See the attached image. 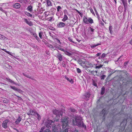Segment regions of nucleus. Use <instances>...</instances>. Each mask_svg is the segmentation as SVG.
<instances>
[{"label":"nucleus","instance_id":"1","mask_svg":"<svg viewBox=\"0 0 132 132\" xmlns=\"http://www.w3.org/2000/svg\"><path fill=\"white\" fill-rule=\"evenodd\" d=\"M72 119V122L74 125H76L79 126H81L82 123V127L85 128H86V126L84 125L83 122H81L78 117H76Z\"/></svg>","mask_w":132,"mask_h":132},{"label":"nucleus","instance_id":"2","mask_svg":"<svg viewBox=\"0 0 132 132\" xmlns=\"http://www.w3.org/2000/svg\"><path fill=\"white\" fill-rule=\"evenodd\" d=\"M83 21L84 23L87 24L94 23L93 20L91 18H87L85 16L83 17Z\"/></svg>","mask_w":132,"mask_h":132},{"label":"nucleus","instance_id":"3","mask_svg":"<svg viewBox=\"0 0 132 132\" xmlns=\"http://www.w3.org/2000/svg\"><path fill=\"white\" fill-rule=\"evenodd\" d=\"M69 118L65 117L62 118L61 119V122L62 123V127L63 128H65L68 125Z\"/></svg>","mask_w":132,"mask_h":132},{"label":"nucleus","instance_id":"4","mask_svg":"<svg viewBox=\"0 0 132 132\" xmlns=\"http://www.w3.org/2000/svg\"><path fill=\"white\" fill-rule=\"evenodd\" d=\"M54 122L51 120H48L46 122L45 125L47 127L50 129L54 124Z\"/></svg>","mask_w":132,"mask_h":132},{"label":"nucleus","instance_id":"5","mask_svg":"<svg viewBox=\"0 0 132 132\" xmlns=\"http://www.w3.org/2000/svg\"><path fill=\"white\" fill-rule=\"evenodd\" d=\"M93 67L92 64L90 62L87 61L86 65H84L83 68H84L88 71V68H92Z\"/></svg>","mask_w":132,"mask_h":132},{"label":"nucleus","instance_id":"6","mask_svg":"<svg viewBox=\"0 0 132 132\" xmlns=\"http://www.w3.org/2000/svg\"><path fill=\"white\" fill-rule=\"evenodd\" d=\"M9 120L7 119L4 120L2 123V127L5 129H6L8 127V124L9 122Z\"/></svg>","mask_w":132,"mask_h":132},{"label":"nucleus","instance_id":"7","mask_svg":"<svg viewBox=\"0 0 132 132\" xmlns=\"http://www.w3.org/2000/svg\"><path fill=\"white\" fill-rule=\"evenodd\" d=\"M52 127V130L53 132H68V129L67 128L65 129V130H64L63 131H57V129H56L55 125L54 124Z\"/></svg>","mask_w":132,"mask_h":132},{"label":"nucleus","instance_id":"8","mask_svg":"<svg viewBox=\"0 0 132 132\" xmlns=\"http://www.w3.org/2000/svg\"><path fill=\"white\" fill-rule=\"evenodd\" d=\"M53 113L56 116H59L62 115V112L57 110H54L53 111Z\"/></svg>","mask_w":132,"mask_h":132},{"label":"nucleus","instance_id":"9","mask_svg":"<svg viewBox=\"0 0 132 132\" xmlns=\"http://www.w3.org/2000/svg\"><path fill=\"white\" fill-rule=\"evenodd\" d=\"M127 124V120L125 119L123 120V121L121 122L120 124V125L121 126L122 129L123 131L125 127V126Z\"/></svg>","mask_w":132,"mask_h":132},{"label":"nucleus","instance_id":"10","mask_svg":"<svg viewBox=\"0 0 132 132\" xmlns=\"http://www.w3.org/2000/svg\"><path fill=\"white\" fill-rule=\"evenodd\" d=\"M122 1L124 8V11H126L127 8V3L126 0H121Z\"/></svg>","mask_w":132,"mask_h":132},{"label":"nucleus","instance_id":"11","mask_svg":"<svg viewBox=\"0 0 132 132\" xmlns=\"http://www.w3.org/2000/svg\"><path fill=\"white\" fill-rule=\"evenodd\" d=\"M13 8L16 9H19L20 8L21 6L20 4L18 3H16L14 4L13 5Z\"/></svg>","mask_w":132,"mask_h":132},{"label":"nucleus","instance_id":"12","mask_svg":"<svg viewBox=\"0 0 132 132\" xmlns=\"http://www.w3.org/2000/svg\"><path fill=\"white\" fill-rule=\"evenodd\" d=\"M22 119V118L20 116H19L15 121V123L16 125L18 124L21 121Z\"/></svg>","mask_w":132,"mask_h":132},{"label":"nucleus","instance_id":"13","mask_svg":"<svg viewBox=\"0 0 132 132\" xmlns=\"http://www.w3.org/2000/svg\"><path fill=\"white\" fill-rule=\"evenodd\" d=\"M36 113L35 112L33 111L31 109H30L29 110V111L28 112V115H35L36 114Z\"/></svg>","mask_w":132,"mask_h":132},{"label":"nucleus","instance_id":"14","mask_svg":"<svg viewBox=\"0 0 132 132\" xmlns=\"http://www.w3.org/2000/svg\"><path fill=\"white\" fill-rule=\"evenodd\" d=\"M57 56L60 61H61L62 60L63 57L61 54L60 53H58L57 55Z\"/></svg>","mask_w":132,"mask_h":132},{"label":"nucleus","instance_id":"15","mask_svg":"<svg viewBox=\"0 0 132 132\" xmlns=\"http://www.w3.org/2000/svg\"><path fill=\"white\" fill-rule=\"evenodd\" d=\"M65 25V24L63 22H60L57 24V26L58 27H59L61 28L64 27Z\"/></svg>","mask_w":132,"mask_h":132},{"label":"nucleus","instance_id":"16","mask_svg":"<svg viewBox=\"0 0 132 132\" xmlns=\"http://www.w3.org/2000/svg\"><path fill=\"white\" fill-rule=\"evenodd\" d=\"M27 10L29 12H31L32 10V6L31 5L29 6L27 8Z\"/></svg>","mask_w":132,"mask_h":132},{"label":"nucleus","instance_id":"17","mask_svg":"<svg viewBox=\"0 0 132 132\" xmlns=\"http://www.w3.org/2000/svg\"><path fill=\"white\" fill-rule=\"evenodd\" d=\"M87 62L86 61H82L81 60V61H79L80 62L79 64L81 66L83 67V66L84 65L86 64Z\"/></svg>","mask_w":132,"mask_h":132},{"label":"nucleus","instance_id":"18","mask_svg":"<svg viewBox=\"0 0 132 132\" xmlns=\"http://www.w3.org/2000/svg\"><path fill=\"white\" fill-rule=\"evenodd\" d=\"M68 17L66 14H64V17L62 19V21L63 22H65V21L68 20Z\"/></svg>","mask_w":132,"mask_h":132},{"label":"nucleus","instance_id":"19","mask_svg":"<svg viewBox=\"0 0 132 132\" xmlns=\"http://www.w3.org/2000/svg\"><path fill=\"white\" fill-rule=\"evenodd\" d=\"M90 94L88 92H87L85 93L84 96L87 99H88L90 96Z\"/></svg>","mask_w":132,"mask_h":132},{"label":"nucleus","instance_id":"20","mask_svg":"<svg viewBox=\"0 0 132 132\" xmlns=\"http://www.w3.org/2000/svg\"><path fill=\"white\" fill-rule=\"evenodd\" d=\"M48 6H52V3L50 0H45Z\"/></svg>","mask_w":132,"mask_h":132},{"label":"nucleus","instance_id":"21","mask_svg":"<svg viewBox=\"0 0 132 132\" xmlns=\"http://www.w3.org/2000/svg\"><path fill=\"white\" fill-rule=\"evenodd\" d=\"M25 13V14H26L27 16L29 17H32V15L28 12H26Z\"/></svg>","mask_w":132,"mask_h":132},{"label":"nucleus","instance_id":"22","mask_svg":"<svg viewBox=\"0 0 132 132\" xmlns=\"http://www.w3.org/2000/svg\"><path fill=\"white\" fill-rule=\"evenodd\" d=\"M64 53L68 56H70L72 55V54L70 53L67 51H65L64 52Z\"/></svg>","mask_w":132,"mask_h":132},{"label":"nucleus","instance_id":"23","mask_svg":"<svg viewBox=\"0 0 132 132\" xmlns=\"http://www.w3.org/2000/svg\"><path fill=\"white\" fill-rule=\"evenodd\" d=\"M22 74L24 76H25L28 78L33 79L31 77L28 75V74H26L24 73H23Z\"/></svg>","mask_w":132,"mask_h":132},{"label":"nucleus","instance_id":"24","mask_svg":"<svg viewBox=\"0 0 132 132\" xmlns=\"http://www.w3.org/2000/svg\"><path fill=\"white\" fill-rule=\"evenodd\" d=\"M6 38V37L4 35L0 34V39L1 40H3Z\"/></svg>","mask_w":132,"mask_h":132},{"label":"nucleus","instance_id":"25","mask_svg":"<svg viewBox=\"0 0 132 132\" xmlns=\"http://www.w3.org/2000/svg\"><path fill=\"white\" fill-rule=\"evenodd\" d=\"M48 47H49L50 48L52 49V50H55V47L52 45H51L49 44L48 45Z\"/></svg>","mask_w":132,"mask_h":132},{"label":"nucleus","instance_id":"26","mask_svg":"<svg viewBox=\"0 0 132 132\" xmlns=\"http://www.w3.org/2000/svg\"><path fill=\"white\" fill-rule=\"evenodd\" d=\"M105 90V88L104 87H103L101 89V94L102 95H103L104 93Z\"/></svg>","mask_w":132,"mask_h":132},{"label":"nucleus","instance_id":"27","mask_svg":"<svg viewBox=\"0 0 132 132\" xmlns=\"http://www.w3.org/2000/svg\"><path fill=\"white\" fill-rule=\"evenodd\" d=\"M89 72H90L91 73L94 74V73L95 72L96 73H97V72L96 70H93L91 71L89 70H88V71Z\"/></svg>","mask_w":132,"mask_h":132},{"label":"nucleus","instance_id":"28","mask_svg":"<svg viewBox=\"0 0 132 132\" xmlns=\"http://www.w3.org/2000/svg\"><path fill=\"white\" fill-rule=\"evenodd\" d=\"M112 29V26H110L109 27V29L110 31V33L111 34H112L113 32Z\"/></svg>","mask_w":132,"mask_h":132},{"label":"nucleus","instance_id":"29","mask_svg":"<svg viewBox=\"0 0 132 132\" xmlns=\"http://www.w3.org/2000/svg\"><path fill=\"white\" fill-rule=\"evenodd\" d=\"M101 45V44L98 43L97 44L93 45L92 46H91V47L92 48H94L96 46Z\"/></svg>","mask_w":132,"mask_h":132},{"label":"nucleus","instance_id":"30","mask_svg":"<svg viewBox=\"0 0 132 132\" xmlns=\"http://www.w3.org/2000/svg\"><path fill=\"white\" fill-rule=\"evenodd\" d=\"M43 34V33L42 31H40L39 33V36L41 39L42 38V36Z\"/></svg>","mask_w":132,"mask_h":132},{"label":"nucleus","instance_id":"31","mask_svg":"<svg viewBox=\"0 0 132 132\" xmlns=\"http://www.w3.org/2000/svg\"><path fill=\"white\" fill-rule=\"evenodd\" d=\"M32 35L34 36V37H35L36 38L37 40H38V39H39V38L37 36V35L36 33H33Z\"/></svg>","mask_w":132,"mask_h":132},{"label":"nucleus","instance_id":"32","mask_svg":"<svg viewBox=\"0 0 132 132\" xmlns=\"http://www.w3.org/2000/svg\"><path fill=\"white\" fill-rule=\"evenodd\" d=\"M6 79L9 82L12 83H14V81L11 80L10 79L7 78H6Z\"/></svg>","mask_w":132,"mask_h":132},{"label":"nucleus","instance_id":"33","mask_svg":"<svg viewBox=\"0 0 132 132\" xmlns=\"http://www.w3.org/2000/svg\"><path fill=\"white\" fill-rule=\"evenodd\" d=\"M116 71V70H114L111 69H110L109 70V72H111V73L113 74V73H114V72H115Z\"/></svg>","mask_w":132,"mask_h":132},{"label":"nucleus","instance_id":"34","mask_svg":"<svg viewBox=\"0 0 132 132\" xmlns=\"http://www.w3.org/2000/svg\"><path fill=\"white\" fill-rule=\"evenodd\" d=\"M65 78L66 79L70 82H71L72 81H73V79H69L67 76H65Z\"/></svg>","mask_w":132,"mask_h":132},{"label":"nucleus","instance_id":"35","mask_svg":"<svg viewBox=\"0 0 132 132\" xmlns=\"http://www.w3.org/2000/svg\"><path fill=\"white\" fill-rule=\"evenodd\" d=\"M53 18V16H51L49 18H48L47 19V20L51 22L52 21Z\"/></svg>","mask_w":132,"mask_h":132},{"label":"nucleus","instance_id":"36","mask_svg":"<svg viewBox=\"0 0 132 132\" xmlns=\"http://www.w3.org/2000/svg\"><path fill=\"white\" fill-rule=\"evenodd\" d=\"M70 110L71 112H76V111L75 109L73 108H70Z\"/></svg>","mask_w":132,"mask_h":132},{"label":"nucleus","instance_id":"37","mask_svg":"<svg viewBox=\"0 0 132 132\" xmlns=\"http://www.w3.org/2000/svg\"><path fill=\"white\" fill-rule=\"evenodd\" d=\"M68 39L70 42L73 43H75V42L72 40V39L70 37H69Z\"/></svg>","mask_w":132,"mask_h":132},{"label":"nucleus","instance_id":"38","mask_svg":"<svg viewBox=\"0 0 132 132\" xmlns=\"http://www.w3.org/2000/svg\"><path fill=\"white\" fill-rule=\"evenodd\" d=\"M10 87L12 89L15 91H16V89H17V88L15 86H11Z\"/></svg>","mask_w":132,"mask_h":132},{"label":"nucleus","instance_id":"39","mask_svg":"<svg viewBox=\"0 0 132 132\" xmlns=\"http://www.w3.org/2000/svg\"><path fill=\"white\" fill-rule=\"evenodd\" d=\"M105 109H103L102 111V113H104V115L103 116V117H105V115L106 114L105 113Z\"/></svg>","mask_w":132,"mask_h":132},{"label":"nucleus","instance_id":"40","mask_svg":"<svg viewBox=\"0 0 132 132\" xmlns=\"http://www.w3.org/2000/svg\"><path fill=\"white\" fill-rule=\"evenodd\" d=\"M77 71L78 73H80L81 72V70L79 68H77Z\"/></svg>","mask_w":132,"mask_h":132},{"label":"nucleus","instance_id":"41","mask_svg":"<svg viewBox=\"0 0 132 132\" xmlns=\"http://www.w3.org/2000/svg\"><path fill=\"white\" fill-rule=\"evenodd\" d=\"M27 24L29 25L30 26H31L33 25L32 22L31 21H28V22L27 23Z\"/></svg>","mask_w":132,"mask_h":132},{"label":"nucleus","instance_id":"42","mask_svg":"<svg viewBox=\"0 0 132 132\" xmlns=\"http://www.w3.org/2000/svg\"><path fill=\"white\" fill-rule=\"evenodd\" d=\"M106 76L105 75H103L101 76V79L104 80L105 78L106 77Z\"/></svg>","mask_w":132,"mask_h":132},{"label":"nucleus","instance_id":"43","mask_svg":"<svg viewBox=\"0 0 132 132\" xmlns=\"http://www.w3.org/2000/svg\"><path fill=\"white\" fill-rule=\"evenodd\" d=\"M16 91L18 92L19 93H22L23 92V91L20 89H17Z\"/></svg>","mask_w":132,"mask_h":132},{"label":"nucleus","instance_id":"44","mask_svg":"<svg viewBox=\"0 0 132 132\" xmlns=\"http://www.w3.org/2000/svg\"><path fill=\"white\" fill-rule=\"evenodd\" d=\"M37 115L38 116V119L39 120L41 119V117L40 115L38 113H36Z\"/></svg>","mask_w":132,"mask_h":132},{"label":"nucleus","instance_id":"45","mask_svg":"<svg viewBox=\"0 0 132 132\" xmlns=\"http://www.w3.org/2000/svg\"><path fill=\"white\" fill-rule=\"evenodd\" d=\"M89 10L93 14H94V11H93V10L92 8H90Z\"/></svg>","mask_w":132,"mask_h":132},{"label":"nucleus","instance_id":"46","mask_svg":"<svg viewBox=\"0 0 132 132\" xmlns=\"http://www.w3.org/2000/svg\"><path fill=\"white\" fill-rule=\"evenodd\" d=\"M103 65H100L97 66L95 68H96V69L102 67H103Z\"/></svg>","mask_w":132,"mask_h":132},{"label":"nucleus","instance_id":"47","mask_svg":"<svg viewBox=\"0 0 132 132\" xmlns=\"http://www.w3.org/2000/svg\"><path fill=\"white\" fill-rule=\"evenodd\" d=\"M58 49L59 50L61 51L64 52V53L65 51V50H64L63 48H59Z\"/></svg>","mask_w":132,"mask_h":132},{"label":"nucleus","instance_id":"48","mask_svg":"<svg viewBox=\"0 0 132 132\" xmlns=\"http://www.w3.org/2000/svg\"><path fill=\"white\" fill-rule=\"evenodd\" d=\"M94 57L93 56H90L89 55H87L86 57L87 58L89 59L91 58L92 59Z\"/></svg>","mask_w":132,"mask_h":132},{"label":"nucleus","instance_id":"49","mask_svg":"<svg viewBox=\"0 0 132 132\" xmlns=\"http://www.w3.org/2000/svg\"><path fill=\"white\" fill-rule=\"evenodd\" d=\"M57 11H58V12H59V11L60 9H61V7L60 6H58L57 7Z\"/></svg>","mask_w":132,"mask_h":132},{"label":"nucleus","instance_id":"50","mask_svg":"<svg viewBox=\"0 0 132 132\" xmlns=\"http://www.w3.org/2000/svg\"><path fill=\"white\" fill-rule=\"evenodd\" d=\"M23 20L24 22H25L27 24V23L28 22V21L27 19L26 18H24Z\"/></svg>","mask_w":132,"mask_h":132},{"label":"nucleus","instance_id":"51","mask_svg":"<svg viewBox=\"0 0 132 132\" xmlns=\"http://www.w3.org/2000/svg\"><path fill=\"white\" fill-rule=\"evenodd\" d=\"M44 132H51V131L49 129H47L45 130Z\"/></svg>","mask_w":132,"mask_h":132},{"label":"nucleus","instance_id":"52","mask_svg":"<svg viewBox=\"0 0 132 132\" xmlns=\"http://www.w3.org/2000/svg\"><path fill=\"white\" fill-rule=\"evenodd\" d=\"M105 54L104 53H103L102 54V55H101V58H104V57H105Z\"/></svg>","mask_w":132,"mask_h":132},{"label":"nucleus","instance_id":"53","mask_svg":"<svg viewBox=\"0 0 132 132\" xmlns=\"http://www.w3.org/2000/svg\"><path fill=\"white\" fill-rule=\"evenodd\" d=\"M62 65L63 67H65L66 65H65V62H64L63 61L62 62Z\"/></svg>","mask_w":132,"mask_h":132},{"label":"nucleus","instance_id":"54","mask_svg":"<svg viewBox=\"0 0 132 132\" xmlns=\"http://www.w3.org/2000/svg\"><path fill=\"white\" fill-rule=\"evenodd\" d=\"M56 40L57 42L58 43H59V44H61V42H60V40L59 39H57V38H56Z\"/></svg>","mask_w":132,"mask_h":132},{"label":"nucleus","instance_id":"55","mask_svg":"<svg viewBox=\"0 0 132 132\" xmlns=\"http://www.w3.org/2000/svg\"><path fill=\"white\" fill-rule=\"evenodd\" d=\"M101 53H98L97 54H96V55L97 56H99L101 55Z\"/></svg>","mask_w":132,"mask_h":132},{"label":"nucleus","instance_id":"56","mask_svg":"<svg viewBox=\"0 0 132 132\" xmlns=\"http://www.w3.org/2000/svg\"><path fill=\"white\" fill-rule=\"evenodd\" d=\"M44 129V127H42L40 129V131L43 132V130Z\"/></svg>","mask_w":132,"mask_h":132},{"label":"nucleus","instance_id":"57","mask_svg":"<svg viewBox=\"0 0 132 132\" xmlns=\"http://www.w3.org/2000/svg\"><path fill=\"white\" fill-rule=\"evenodd\" d=\"M6 53H7L8 54L11 55H12V54L11 53L9 52V51H7V52Z\"/></svg>","mask_w":132,"mask_h":132},{"label":"nucleus","instance_id":"58","mask_svg":"<svg viewBox=\"0 0 132 132\" xmlns=\"http://www.w3.org/2000/svg\"><path fill=\"white\" fill-rule=\"evenodd\" d=\"M94 10H95V12L96 14L97 15V14H98V13H97V12L96 10V9L95 8V7H94Z\"/></svg>","mask_w":132,"mask_h":132},{"label":"nucleus","instance_id":"59","mask_svg":"<svg viewBox=\"0 0 132 132\" xmlns=\"http://www.w3.org/2000/svg\"><path fill=\"white\" fill-rule=\"evenodd\" d=\"M0 10L3 12H4V10L2 7H0Z\"/></svg>","mask_w":132,"mask_h":132},{"label":"nucleus","instance_id":"60","mask_svg":"<svg viewBox=\"0 0 132 132\" xmlns=\"http://www.w3.org/2000/svg\"><path fill=\"white\" fill-rule=\"evenodd\" d=\"M90 29L91 31H92L93 32L94 31V29H93V28H92L91 27H90Z\"/></svg>","mask_w":132,"mask_h":132},{"label":"nucleus","instance_id":"61","mask_svg":"<svg viewBox=\"0 0 132 132\" xmlns=\"http://www.w3.org/2000/svg\"><path fill=\"white\" fill-rule=\"evenodd\" d=\"M13 129L14 130H16L18 132H19V130L17 129L16 128H13Z\"/></svg>","mask_w":132,"mask_h":132},{"label":"nucleus","instance_id":"62","mask_svg":"<svg viewBox=\"0 0 132 132\" xmlns=\"http://www.w3.org/2000/svg\"><path fill=\"white\" fill-rule=\"evenodd\" d=\"M122 56H120L119 57L118 59L117 60V61H118V60L120 59V58Z\"/></svg>","mask_w":132,"mask_h":132},{"label":"nucleus","instance_id":"63","mask_svg":"<svg viewBox=\"0 0 132 132\" xmlns=\"http://www.w3.org/2000/svg\"><path fill=\"white\" fill-rule=\"evenodd\" d=\"M23 1V0H19V2L20 3H22Z\"/></svg>","mask_w":132,"mask_h":132},{"label":"nucleus","instance_id":"64","mask_svg":"<svg viewBox=\"0 0 132 132\" xmlns=\"http://www.w3.org/2000/svg\"><path fill=\"white\" fill-rule=\"evenodd\" d=\"M2 50L3 51H5V52H6V53L7 52V51L6 50V49H2Z\"/></svg>","mask_w":132,"mask_h":132}]
</instances>
